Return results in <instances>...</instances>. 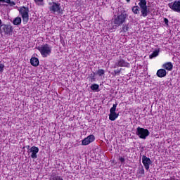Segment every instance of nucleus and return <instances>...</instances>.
<instances>
[{"mask_svg": "<svg viewBox=\"0 0 180 180\" xmlns=\"http://www.w3.org/2000/svg\"><path fill=\"white\" fill-rule=\"evenodd\" d=\"M126 19H127V13H126V11H123L121 14L118 15L114 19V23L117 26H122V25L126 22Z\"/></svg>", "mask_w": 180, "mask_h": 180, "instance_id": "f257e3e1", "label": "nucleus"}, {"mask_svg": "<svg viewBox=\"0 0 180 180\" xmlns=\"http://www.w3.org/2000/svg\"><path fill=\"white\" fill-rule=\"evenodd\" d=\"M37 49L41 53L42 57H47L51 54V47L47 44L38 46Z\"/></svg>", "mask_w": 180, "mask_h": 180, "instance_id": "f03ea898", "label": "nucleus"}, {"mask_svg": "<svg viewBox=\"0 0 180 180\" xmlns=\"http://www.w3.org/2000/svg\"><path fill=\"white\" fill-rule=\"evenodd\" d=\"M49 11L51 13H63V10L61 9V6L60 3L50 2L49 4Z\"/></svg>", "mask_w": 180, "mask_h": 180, "instance_id": "7ed1b4c3", "label": "nucleus"}, {"mask_svg": "<svg viewBox=\"0 0 180 180\" xmlns=\"http://www.w3.org/2000/svg\"><path fill=\"white\" fill-rule=\"evenodd\" d=\"M139 6L141 8V13L143 18H146L150 13V10L147 8V1L146 0H139Z\"/></svg>", "mask_w": 180, "mask_h": 180, "instance_id": "20e7f679", "label": "nucleus"}, {"mask_svg": "<svg viewBox=\"0 0 180 180\" xmlns=\"http://www.w3.org/2000/svg\"><path fill=\"white\" fill-rule=\"evenodd\" d=\"M136 134L139 136V139H143V140H146L148 136H150V131L147 129L141 128L139 127L136 129Z\"/></svg>", "mask_w": 180, "mask_h": 180, "instance_id": "39448f33", "label": "nucleus"}, {"mask_svg": "<svg viewBox=\"0 0 180 180\" xmlns=\"http://www.w3.org/2000/svg\"><path fill=\"white\" fill-rule=\"evenodd\" d=\"M19 12L22 18V22L27 23L29 22V8L23 6L20 8Z\"/></svg>", "mask_w": 180, "mask_h": 180, "instance_id": "423d86ee", "label": "nucleus"}, {"mask_svg": "<svg viewBox=\"0 0 180 180\" xmlns=\"http://www.w3.org/2000/svg\"><path fill=\"white\" fill-rule=\"evenodd\" d=\"M117 107V103H115V104H113L112 107L110 109L109 119L110 120H112V122H114V120H116V119L119 117V114L116 113Z\"/></svg>", "mask_w": 180, "mask_h": 180, "instance_id": "0eeeda50", "label": "nucleus"}, {"mask_svg": "<svg viewBox=\"0 0 180 180\" xmlns=\"http://www.w3.org/2000/svg\"><path fill=\"white\" fill-rule=\"evenodd\" d=\"M168 6L174 12H177V13H180V0H176L174 2L169 3Z\"/></svg>", "mask_w": 180, "mask_h": 180, "instance_id": "6e6552de", "label": "nucleus"}, {"mask_svg": "<svg viewBox=\"0 0 180 180\" xmlns=\"http://www.w3.org/2000/svg\"><path fill=\"white\" fill-rule=\"evenodd\" d=\"M0 30H3L5 34H11L13 32V27L11 25H3Z\"/></svg>", "mask_w": 180, "mask_h": 180, "instance_id": "1a4fd4ad", "label": "nucleus"}, {"mask_svg": "<svg viewBox=\"0 0 180 180\" xmlns=\"http://www.w3.org/2000/svg\"><path fill=\"white\" fill-rule=\"evenodd\" d=\"M142 163L143 164L146 171H148V169H150V165H151V159L146 155H143L142 157Z\"/></svg>", "mask_w": 180, "mask_h": 180, "instance_id": "9d476101", "label": "nucleus"}, {"mask_svg": "<svg viewBox=\"0 0 180 180\" xmlns=\"http://www.w3.org/2000/svg\"><path fill=\"white\" fill-rule=\"evenodd\" d=\"M116 67H129V63L126 62L124 59L119 58L114 65V68H116Z\"/></svg>", "mask_w": 180, "mask_h": 180, "instance_id": "9b49d317", "label": "nucleus"}, {"mask_svg": "<svg viewBox=\"0 0 180 180\" xmlns=\"http://www.w3.org/2000/svg\"><path fill=\"white\" fill-rule=\"evenodd\" d=\"M95 141V136L94 135H89L86 138H85L84 140L82 141V146H88V144H91L93 141Z\"/></svg>", "mask_w": 180, "mask_h": 180, "instance_id": "f8f14e48", "label": "nucleus"}, {"mask_svg": "<svg viewBox=\"0 0 180 180\" xmlns=\"http://www.w3.org/2000/svg\"><path fill=\"white\" fill-rule=\"evenodd\" d=\"M28 153H31V158L36 160V158H37V153H39V148L32 146L28 150Z\"/></svg>", "mask_w": 180, "mask_h": 180, "instance_id": "ddd939ff", "label": "nucleus"}, {"mask_svg": "<svg viewBox=\"0 0 180 180\" xmlns=\"http://www.w3.org/2000/svg\"><path fill=\"white\" fill-rule=\"evenodd\" d=\"M156 75L159 78H164V77H167V70L165 69H159L157 71Z\"/></svg>", "mask_w": 180, "mask_h": 180, "instance_id": "4468645a", "label": "nucleus"}, {"mask_svg": "<svg viewBox=\"0 0 180 180\" xmlns=\"http://www.w3.org/2000/svg\"><path fill=\"white\" fill-rule=\"evenodd\" d=\"M162 68H164V70H167V71H172L174 65H172V63L167 62L162 65Z\"/></svg>", "mask_w": 180, "mask_h": 180, "instance_id": "2eb2a0df", "label": "nucleus"}, {"mask_svg": "<svg viewBox=\"0 0 180 180\" xmlns=\"http://www.w3.org/2000/svg\"><path fill=\"white\" fill-rule=\"evenodd\" d=\"M31 65L33 67H37L39 65V58H32L30 60Z\"/></svg>", "mask_w": 180, "mask_h": 180, "instance_id": "dca6fc26", "label": "nucleus"}, {"mask_svg": "<svg viewBox=\"0 0 180 180\" xmlns=\"http://www.w3.org/2000/svg\"><path fill=\"white\" fill-rule=\"evenodd\" d=\"M159 54H160V49L155 50L149 56V58L153 59L155 57H158Z\"/></svg>", "mask_w": 180, "mask_h": 180, "instance_id": "f3484780", "label": "nucleus"}, {"mask_svg": "<svg viewBox=\"0 0 180 180\" xmlns=\"http://www.w3.org/2000/svg\"><path fill=\"white\" fill-rule=\"evenodd\" d=\"M13 25L15 26H18V25H20L22 23V18L20 17L15 18L13 21Z\"/></svg>", "mask_w": 180, "mask_h": 180, "instance_id": "a211bd4d", "label": "nucleus"}, {"mask_svg": "<svg viewBox=\"0 0 180 180\" xmlns=\"http://www.w3.org/2000/svg\"><path fill=\"white\" fill-rule=\"evenodd\" d=\"M132 12L134 15H139V13H140V7H139V6L132 7Z\"/></svg>", "mask_w": 180, "mask_h": 180, "instance_id": "6ab92c4d", "label": "nucleus"}, {"mask_svg": "<svg viewBox=\"0 0 180 180\" xmlns=\"http://www.w3.org/2000/svg\"><path fill=\"white\" fill-rule=\"evenodd\" d=\"M91 91H96V92H99V84H94L91 86Z\"/></svg>", "mask_w": 180, "mask_h": 180, "instance_id": "aec40b11", "label": "nucleus"}, {"mask_svg": "<svg viewBox=\"0 0 180 180\" xmlns=\"http://www.w3.org/2000/svg\"><path fill=\"white\" fill-rule=\"evenodd\" d=\"M34 2H35L36 5H38V6H44V0H34Z\"/></svg>", "mask_w": 180, "mask_h": 180, "instance_id": "412c9836", "label": "nucleus"}, {"mask_svg": "<svg viewBox=\"0 0 180 180\" xmlns=\"http://www.w3.org/2000/svg\"><path fill=\"white\" fill-rule=\"evenodd\" d=\"M49 180H63L61 176L53 175L52 176Z\"/></svg>", "mask_w": 180, "mask_h": 180, "instance_id": "4be33fe9", "label": "nucleus"}, {"mask_svg": "<svg viewBox=\"0 0 180 180\" xmlns=\"http://www.w3.org/2000/svg\"><path fill=\"white\" fill-rule=\"evenodd\" d=\"M129 24H125L122 25V32H124V33H126V32H129Z\"/></svg>", "mask_w": 180, "mask_h": 180, "instance_id": "5701e85b", "label": "nucleus"}, {"mask_svg": "<svg viewBox=\"0 0 180 180\" xmlns=\"http://www.w3.org/2000/svg\"><path fill=\"white\" fill-rule=\"evenodd\" d=\"M97 74L99 75V77H102V75H105V70L103 69H99L97 71Z\"/></svg>", "mask_w": 180, "mask_h": 180, "instance_id": "b1692460", "label": "nucleus"}, {"mask_svg": "<svg viewBox=\"0 0 180 180\" xmlns=\"http://www.w3.org/2000/svg\"><path fill=\"white\" fill-rule=\"evenodd\" d=\"M89 78H90L91 82H94L95 81V72L90 74Z\"/></svg>", "mask_w": 180, "mask_h": 180, "instance_id": "393cba45", "label": "nucleus"}, {"mask_svg": "<svg viewBox=\"0 0 180 180\" xmlns=\"http://www.w3.org/2000/svg\"><path fill=\"white\" fill-rule=\"evenodd\" d=\"M121 71H122V69L114 70L115 75H119V74L121 72Z\"/></svg>", "mask_w": 180, "mask_h": 180, "instance_id": "a878e982", "label": "nucleus"}, {"mask_svg": "<svg viewBox=\"0 0 180 180\" xmlns=\"http://www.w3.org/2000/svg\"><path fill=\"white\" fill-rule=\"evenodd\" d=\"M4 68H5V65L4 64H0V73L4 72Z\"/></svg>", "mask_w": 180, "mask_h": 180, "instance_id": "bb28decb", "label": "nucleus"}, {"mask_svg": "<svg viewBox=\"0 0 180 180\" xmlns=\"http://www.w3.org/2000/svg\"><path fill=\"white\" fill-rule=\"evenodd\" d=\"M7 4H8V5H10V6H15V5H16V4L14 3V1H11V0H10V2H8Z\"/></svg>", "mask_w": 180, "mask_h": 180, "instance_id": "cd10ccee", "label": "nucleus"}, {"mask_svg": "<svg viewBox=\"0 0 180 180\" xmlns=\"http://www.w3.org/2000/svg\"><path fill=\"white\" fill-rule=\"evenodd\" d=\"M139 174L144 175V169L143 168H141L139 169Z\"/></svg>", "mask_w": 180, "mask_h": 180, "instance_id": "c85d7f7f", "label": "nucleus"}, {"mask_svg": "<svg viewBox=\"0 0 180 180\" xmlns=\"http://www.w3.org/2000/svg\"><path fill=\"white\" fill-rule=\"evenodd\" d=\"M164 22H165V25L167 26H168V22H169L168 19L167 18H164Z\"/></svg>", "mask_w": 180, "mask_h": 180, "instance_id": "c756f323", "label": "nucleus"}, {"mask_svg": "<svg viewBox=\"0 0 180 180\" xmlns=\"http://www.w3.org/2000/svg\"><path fill=\"white\" fill-rule=\"evenodd\" d=\"M120 162H124V159L122 157H121L120 158Z\"/></svg>", "mask_w": 180, "mask_h": 180, "instance_id": "7c9ffc66", "label": "nucleus"}, {"mask_svg": "<svg viewBox=\"0 0 180 180\" xmlns=\"http://www.w3.org/2000/svg\"><path fill=\"white\" fill-rule=\"evenodd\" d=\"M4 25H2V20H0V30Z\"/></svg>", "mask_w": 180, "mask_h": 180, "instance_id": "2f4dec72", "label": "nucleus"}, {"mask_svg": "<svg viewBox=\"0 0 180 180\" xmlns=\"http://www.w3.org/2000/svg\"><path fill=\"white\" fill-rule=\"evenodd\" d=\"M5 2L6 3H9V2H11V0H5Z\"/></svg>", "mask_w": 180, "mask_h": 180, "instance_id": "473e14b6", "label": "nucleus"}, {"mask_svg": "<svg viewBox=\"0 0 180 180\" xmlns=\"http://www.w3.org/2000/svg\"><path fill=\"white\" fill-rule=\"evenodd\" d=\"M0 2H5V0H0Z\"/></svg>", "mask_w": 180, "mask_h": 180, "instance_id": "72a5a7b5", "label": "nucleus"}, {"mask_svg": "<svg viewBox=\"0 0 180 180\" xmlns=\"http://www.w3.org/2000/svg\"><path fill=\"white\" fill-rule=\"evenodd\" d=\"M127 1V2H130V0H126Z\"/></svg>", "mask_w": 180, "mask_h": 180, "instance_id": "f704fd0d", "label": "nucleus"}, {"mask_svg": "<svg viewBox=\"0 0 180 180\" xmlns=\"http://www.w3.org/2000/svg\"><path fill=\"white\" fill-rule=\"evenodd\" d=\"M169 1H172V0H169Z\"/></svg>", "mask_w": 180, "mask_h": 180, "instance_id": "c9c22d12", "label": "nucleus"}]
</instances>
